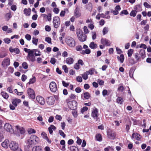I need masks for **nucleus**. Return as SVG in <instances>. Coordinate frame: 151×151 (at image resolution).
I'll return each mask as SVG.
<instances>
[{"instance_id": "f257e3e1", "label": "nucleus", "mask_w": 151, "mask_h": 151, "mask_svg": "<svg viewBox=\"0 0 151 151\" xmlns=\"http://www.w3.org/2000/svg\"><path fill=\"white\" fill-rule=\"evenodd\" d=\"M23 50L26 52L28 53L26 58L29 62H34L35 61L36 59L34 55V52L37 51V49H30L25 48H24Z\"/></svg>"}, {"instance_id": "f03ea898", "label": "nucleus", "mask_w": 151, "mask_h": 151, "mask_svg": "<svg viewBox=\"0 0 151 151\" xmlns=\"http://www.w3.org/2000/svg\"><path fill=\"white\" fill-rule=\"evenodd\" d=\"M65 42L68 45L71 47H73L76 45V42L75 40L70 37H68L66 38Z\"/></svg>"}, {"instance_id": "7ed1b4c3", "label": "nucleus", "mask_w": 151, "mask_h": 151, "mask_svg": "<svg viewBox=\"0 0 151 151\" xmlns=\"http://www.w3.org/2000/svg\"><path fill=\"white\" fill-rule=\"evenodd\" d=\"M77 34L79 40L81 42L86 41V35L82 31H79L77 32Z\"/></svg>"}, {"instance_id": "20e7f679", "label": "nucleus", "mask_w": 151, "mask_h": 151, "mask_svg": "<svg viewBox=\"0 0 151 151\" xmlns=\"http://www.w3.org/2000/svg\"><path fill=\"white\" fill-rule=\"evenodd\" d=\"M60 22V19L59 17L55 16L53 17V24L55 28H57L59 27Z\"/></svg>"}, {"instance_id": "39448f33", "label": "nucleus", "mask_w": 151, "mask_h": 151, "mask_svg": "<svg viewBox=\"0 0 151 151\" xmlns=\"http://www.w3.org/2000/svg\"><path fill=\"white\" fill-rule=\"evenodd\" d=\"M107 135L108 138L114 140L116 138V134L114 132L111 130H109L107 131Z\"/></svg>"}, {"instance_id": "423d86ee", "label": "nucleus", "mask_w": 151, "mask_h": 151, "mask_svg": "<svg viewBox=\"0 0 151 151\" xmlns=\"http://www.w3.org/2000/svg\"><path fill=\"white\" fill-rule=\"evenodd\" d=\"M68 107L71 110H74L76 108L77 104L75 101H68Z\"/></svg>"}, {"instance_id": "0eeeda50", "label": "nucleus", "mask_w": 151, "mask_h": 151, "mask_svg": "<svg viewBox=\"0 0 151 151\" xmlns=\"http://www.w3.org/2000/svg\"><path fill=\"white\" fill-rule=\"evenodd\" d=\"M4 129L7 132H9L11 133H14V132L12 126L9 123L5 124L4 125Z\"/></svg>"}, {"instance_id": "6e6552de", "label": "nucleus", "mask_w": 151, "mask_h": 151, "mask_svg": "<svg viewBox=\"0 0 151 151\" xmlns=\"http://www.w3.org/2000/svg\"><path fill=\"white\" fill-rule=\"evenodd\" d=\"M19 145L17 143L14 141H12L9 144V147L13 151H15L18 147Z\"/></svg>"}, {"instance_id": "1a4fd4ad", "label": "nucleus", "mask_w": 151, "mask_h": 151, "mask_svg": "<svg viewBox=\"0 0 151 151\" xmlns=\"http://www.w3.org/2000/svg\"><path fill=\"white\" fill-rule=\"evenodd\" d=\"M49 88L50 91L52 92H55L57 89L56 84L54 81L50 82L49 85Z\"/></svg>"}, {"instance_id": "9d476101", "label": "nucleus", "mask_w": 151, "mask_h": 151, "mask_svg": "<svg viewBox=\"0 0 151 151\" xmlns=\"http://www.w3.org/2000/svg\"><path fill=\"white\" fill-rule=\"evenodd\" d=\"M27 93L30 98L34 99L35 98V95L34 90L31 88H28L27 90Z\"/></svg>"}, {"instance_id": "9b49d317", "label": "nucleus", "mask_w": 151, "mask_h": 151, "mask_svg": "<svg viewBox=\"0 0 151 151\" xmlns=\"http://www.w3.org/2000/svg\"><path fill=\"white\" fill-rule=\"evenodd\" d=\"M10 60L9 58H6L2 61L1 65L2 67L5 68H6L7 66L10 65Z\"/></svg>"}, {"instance_id": "f8f14e48", "label": "nucleus", "mask_w": 151, "mask_h": 151, "mask_svg": "<svg viewBox=\"0 0 151 151\" xmlns=\"http://www.w3.org/2000/svg\"><path fill=\"white\" fill-rule=\"evenodd\" d=\"M46 101L48 104L50 105H53L55 103V98L53 96H50L47 97Z\"/></svg>"}, {"instance_id": "ddd939ff", "label": "nucleus", "mask_w": 151, "mask_h": 151, "mask_svg": "<svg viewBox=\"0 0 151 151\" xmlns=\"http://www.w3.org/2000/svg\"><path fill=\"white\" fill-rule=\"evenodd\" d=\"M36 100L41 105H43L45 103L44 99L41 96H37L36 97Z\"/></svg>"}, {"instance_id": "4468645a", "label": "nucleus", "mask_w": 151, "mask_h": 151, "mask_svg": "<svg viewBox=\"0 0 151 151\" xmlns=\"http://www.w3.org/2000/svg\"><path fill=\"white\" fill-rule=\"evenodd\" d=\"M35 141L34 142L32 140L30 139H28L27 143L28 145L27 146L28 148L29 149L30 147L31 148L32 147L37 144V143H36Z\"/></svg>"}, {"instance_id": "2eb2a0df", "label": "nucleus", "mask_w": 151, "mask_h": 151, "mask_svg": "<svg viewBox=\"0 0 151 151\" xmlns=\"http://www.w3.org/2000/svg\"><path fill=\"white\" fill-rule=\"evenodd\" d=\"M101 44L103 45L107 46H109L111 43L110 41L106 38H102L101 40Z\"/></svg>"}, {"instance_id": "dca6fc26", "label": "nucleus", "mask_w": 151, "mask_h": 151, "mask_svg": "<svg viewBox=\"0 0 151 151\" xmlns=\"http://www.w3.org/2000/svg\"><path fill=\"white\" fill-rule=\"evenodd\" d=\"M140 136L141 135L137 133H133L132 134L131 138L132 139L135 138L137 140L140 141L141 140V138L139 137V136Z\"/></svg>"}, {"instance_id": "f3484780", "label": "nucleus", "mask_w": 151, "mask_h": 151, "mask_svg": "<svg viewBox=\"0 0 151 151\" xmlns=\"http://www.w3.org/2000/svg\"><path fill=\"white\" fill-rule=\"evenodd\" d=\"M9 141L7 139H6L1 143V145L3 147L7 148L9 146Z\"/></svg>"}, {"instance_id": "a211bd4d", "label": "nucleus", "mask_w": 151, "mask_h": 151, "mask_svg": "<svg viewBox=\"0 0 151 151\" xmlns=\"http://www.w3.org/2000/svg\"><path fill=\"white\" fill-rule=\"evenodd\" d=\"M15 127L17 130L19 131L21 134H24L25 133L26 131L24 128L23 127H20L18 125L16 126Z\"/></svg>"}, {"instance_id": "6ab92c4d", "label": "nucleus", "mask_w": 151, "mask_h": 151, "mask_svg": "<svg viewBox=\"0 0 151 151\" xmlns=\"http://www.w3.org/2000/svg\"><path fill=\"white\" fill-rule=\"evenodd\" d=\"M9 50L11 52H14L17 54H19L20 52L19 50L17 47L13 48L12 47H10L9 48Z\"/></svg>"}, {"instance_id": "aec40b11", "label": "nucleus", "mask_w": 151, "mask_h": 151, "mask_svg": "<svg viewBox=\"0 0 151 151\" xmlns=\"http://www.w3.org/2000/svg\"><path fill=\"white\" fill-rule=\"evenodd\" d=\"M56 129V127L53 125H51L48 128V130L50 134H52L53 133V130L55 131Z\"/></svg>"}, {"instance_id": "412c9836", "label": "nucleus", "mask_w": 151, "mask_h": 151, "mask_svg": "<svg viewBox=\"0 0 151 151\" xmlns=\"http://www.w3.org/2000/svg\"><path fill=\"white\" fill-rule=\"evenodd\" d=\"M29 139L32 140L34 142L36 141V143L37 144L38 143L39 140V138L35 135H32L30 137Z\"/></svg>"}, {"instance_id": "4be33fe9", "label": "nucleus", "mask_w": 151, "mask_h": 151, "mask_svg": "<svg viewBox=\"0 0 151 151\" xmlns=\"http://www.w3.org/2000/svg\"><path fill=\"white\" fill-rule=\"evenodd\" d=\"M20 99H15L12 100V104L15 106H17L18 104L20 103Z\"/></svg>"}, {"instance_id": "5701e85b", "label": "nucleus", "mask_w": 151, "mask_h": 151, "mask_svg": "<svg viewBox=\"0 0 151 151\" xmlns=\"http://www.w3.org/2000/svg\"><path fill=\"white\" fill-rule=\"evenodd\" d=\"M96 140L99 142H101L102 140V137L100 133L96 134L95 136Z\"/></svg>"}, {"instance_id": "b1692460", "label": "nucleus", "mask_w": 151, "mask_h": 151, "mask_svg": "<svg viewBox=\"0 0 151 151\" xmlns=\"http://www.w3.org/2000/svg\"><path fill=\"white\" fill-rule=\"evenodd\" d=\"M81 13L76 8L74 11V15L76 18H78L81 16Z\"/></svg>"}, {"instance_id": "393cba45", "label": "nucleus", "mask_w": 151, "mask_h": 151, "mask_svg": "<svg viewBox=\"0 0 151 151\" xmlns=\"http://www.w3.org/2000/svg\"><path fill=\"white\" fill-rule=\"evenodd\" d=\"M66 62L67 64L70 65L73 63L74 60L71 58H68L66 59Z\"/></svg>"}, {"instance_id": "a878e982", "label": "nucleus", "mask_w": 151, "mask_h": 151, "mask_svg": "<svg viewBox=\"0 0 151 151\" xmlns=\"http://www.w3.org/2000/svg\"><path fill=\"white\" fill-rule=\"evenodd\" d=\"M135 69L134 67H132L130 70L129 72V77L132 78H133V74L135 71Z\"/></svg>"}, {"instance_id": "bb28decb", "label": "nucleus", "mask_w": 151, "mask_h": 151, "mask_svg": "<svg viewBox=\"0 0 151 151\" xmlns=\"http://www.w3.org/2000/svg\"><path fill=\"white\" fill-rule=\"evenodd\" d=\"M139 55L141 56V57L143 59L145 57V50L141 49L140 50L139 52Z\"/></svg>"}, {"instance_id": "cd10ccee", "label": "nucleus", "mask_w": 151, "mask_h": 151, "mask_svg": "<svg viewBox=\"0 0 151 151\" xmlns=\"http://www.w3.org/2000/svg\"><path fill=\"white\" fill-rule=\"evenodd\" d=\"M117 59L121 63H122L124 59V56L123 54H121L120 56L117 57Z\"/></svg>"}, {"instance_id": "c85d7f7f", "label": "nucleus", "mask_w": 151, "mask_h": 151, "mask_svg": "<svg viewBox=\"0 0 151 151\" xmlns=\"http://www.w3.org/2000/svg\"><path fill=\"white\" fill-rule=\"evenodd\" d=\"M42 149L40 146L34 147L32 148V151H42Z\"/></svg>"}, {"instance_id": "c756f323", "label": "nucleus", "mask_w": 151, "mask_h": 151, "mask_svg": "<svg viewBox=\"0 0 151 151\" xmlns=\"http://www.w3.org/2000/svg\"><path fill=\"white\" fill-rule=\"evenodd\" d=\"M89 47L92 49H95L97 47V45L93 42H91L89 45Z\"/></svg>"}, {"instance_id": "7c9ffc66", "label": "nucleus", "mask_w": 151, "mask_h": 151, "mask_svg": "<svg viewBox=\"0 0 151 151\" xmlns=\"http://www.w3.org/2000/svg\"><path fill=\"white\" fill-rule=\"evenodd\" d=\"M69 150L70 151H79L77 147L75 146H71L69 147Z\"/></svg>"}, {"instance_id": "2f4dec72", "label": "nucleus", "mask_w": 151, "mask_h": 151, "mask_svg": "<svg viewBox=\"0 0 151 151\" xmlns=\"http://www.w3.org/2000/svg\"><path fill=\"white\" fill-rule=\"evenodd\" d=\"M123 101V99L122 97H118L116 99V102L120 104H122Z\"/></svg>"}, {"instance_id": "473e14b6", "label": "nucleus", "mask_w": 151, "mask_h": 151, "mask_svg": "<svg viewBox=\"0 0 151 151\" xmlns=\"http://www.w3.org/2000/svg\"><path fill=\"white\" fill-rule=\"evenodd\" d=\"M134 9L137 12L142 10L141 6L140 4H138L135 6L134 7Z\"/></svg>"}, {"instance_id": "72a5a7b5", "label": "nucleus", "mask_w": 151, "mask_h": 151, "mask_svg": "<svg viewBox=\"0 0 151 151\" xmlns=\"http://www.w3.org/2000/svg\"><path fill=\"white\" fill-rule=\"evenodd\" d=\"M1 95L3 96V97L5 99H7L9 97L8 94L6 92L4 91H2L1 93Z\"/></svg>"}, {"instance_id": "f704fd0d", "label": "nucleus", "mask_w": 151, "mask_h": 151, "mask_svg": "<svg viewBox=\"0 0 151 151\" xmlns=\"http://www.w3.org/2000/svg\"><path fill=\"white\" fill-rule=\"evenodd\" d=\"M134 56L137 62L140 61L141 57L139 56V54L138 53H136L134 54Z\"/></svg>"}, {"instance_id": "c9c22d12", "label": "nucleus", "mask_w": 151, "mask_h": 151, "mask_svg": "<svg viewBox=\"0 0 151 151\" xmlns=\"http://www.w3.org/2000/svg\"><path fill=\"white\" fill-rule=\"evenodd\" d=\"M35 81L36 78L35 76H33L32 78L30 79L29 81L27 83V84H29V85H30L33 84L34 83Z\"/></svg>"}, {"instance_id": "e433bc0d", "label": "nucleus", "mask_w": 151, "mask_h": 151, "mask_svg": "<svg viewBox=\"0 0 151 151\" xmlns=\"http://www.w3.org/2000/svg\"><path fill=\"white\" fill-rule=\"evenodd\" d=\"M31 10L30 9H27L25 8L24 10V14L27 16H29L30 14Z\"/></svg>"}, {"instance_id": "4c0bfd02", "label": "nucleus", "mask_w": 151, "mask_h": 151, "mask_svg": "<svg viewBox=\"0 0 151 151\" xmlns=\"http://www.w3.org/2000/svg\"><path fill=\"white\" fill-rule=\"evenodd\" d=\"M90 94L88 92H86L83 93V97L86 99H88L90 97Z\"/></svg>"}, {"instance_id": "58836bf2", "label": "nucleus", "mask_w": 151, "mask_h": 151, "mask_svg": "<svg viewBox=\"0 0 151 151\" xmlns=\"http://www.w3.org/2000/svg\"><path fill=\"white\" fill-rule=\"evenodd\" d=\"M95 69L94 68H91L88 71H86L88 75L90 74L91 75H93V73L95 71Z\"/></svg>"}, {"instance_id": "ea45409f", "label": "nucleus", "mask_w": 151, "mask_h": 151, "mask_svg": "<svg viewBox=\"0 0 151 151\" xmlns=\"http://www.w3.org/2000/svg\"><path fill=\"white\" fill-rule=\"evenodd\" d=\"M137 12L135 10H132L131 12L129 15L131 16L134 17L136 16Z\"/></svg>"}, {"instance_id": "a19ab883", "label": "nucleus", "mask_w": 151, "mask_h": 151, "mask_svg": "<svg viewBox=\"0 0 151 151\" xmlns=\"http://www.w3.org/2000/svg\"><path fill=\"white\" fill-rule=\"evenodd\" d=\"M109 31V29L108 27H104L103 30L102 32L103 35H105V34H107Z\"/></svg>"}, {"instance_id": "79ce46f5", "label": "nucleus", "mask_w": 151, "mask_h": 151, "mask_svg": "<svg viewBox=\"0 0 151 151\" xmlns=\"http://www.w3.org/2000/svg\"><path fill=\"white\" fill-rule=\"evenodd\" d=\"M134 50L132 49H130L128 50L127 54L129 57H131L133 52Z\"/></svg>"}, {"instance_id": "37998d69", "label": "nucleus", "mask_w": 151, "mask_h": 151, "mask_svg": "<svg viewBox=\"0 0 151 151\" xmlns=\"http://www.w3.org/2000/svg\"><path fill=\"white\" fill-rule=\"evenodd\" d=\"M38 41V39L34 37L32 38V42L35 45H37Z\"/></svg>"}, {"instance_id": "c03bdc74", "label": "nucleus", "mask_w": 151, "mask_h": 151, "mask_svg": "<svg viewBox=\"0 0 151 151\" xmlns=\"http://www.w3.org/2000/svg\"><path fill=\"white\" fill-rule=\"evenodd\" d=\"M88 74L86 72V73H84L82 75V77L85 80H86L88 78Z\"/></svg>"}, {"instance_id": "a18cd8bd", "label": "nucleus", "mask_w": 151, "mask_h": 151, "mask_svg": "<svg viewBox=\"0 0 151 151\" xmlns=\"http://www.w3.org/2000/svg\"><path fill=\"white\" fill-rule=\"evenodd\" d=\"M58 132L60 135L62 136L63 138H64L65 137L66 135L63 131L61 130H59Z\"/></svg>"}, {"instance_id": "49530a36", "label": "nucleus", "mask_w": 151, "mask_h": 151, "mask_svg": "<svg viewBox=\"0 0 151 151\" xmlns=\"http://www.w3.org/2000/svg\"><path fill=\"white\" fill-rule=\"evenodd\" d=\"M124 90V88L122 85H121L119 86L117 89V91L121 92H123Z\"/></svg>"}, {"instance_id": "de8ad7c7", "label": "nucleus", "mask_w": 151, "mask_h": 151, "mask_svg": "<svg viewBox=\"0 0 151 151\" xmlns=\"http://www.w3.org/2000/svg\"><path fill=\"white\" fill-rule=\"evenodd\" d=\"M22 65L23 68L25 69H27L28 68V66L26 62H24L22 64Z\"/></svg>"}, {"instance_id": "09e8293b", "label": "nucleus", "mask_w": 151, "mask_h": 151, "mask_svg": "<svg viewBox=\"0 0 151 151\" xmlns=\"http://www.w3.org/2000/svg\"><path fill=\"white\" fill-rule=\"evenodd\" d=\"M62 68L65 73H68V68L66 65H63L62 66Z\"/></svg>"}, {"instance_id": "8fccbe9b", "label": "nucleus", "mask_w": 151, "mask_h": 151, "mask_svg": "<svg viewBox=\"0 0 151 151\" xmlns=\"http://www.w3.org/2000/svg\"><path fill=\"white\" fill-rule=\"evenodd\" d=\"M100 15L101 17L102 18H105L106 19H109L110 18V16L109 15H108L106 17V15L103 13H102L101 14H100Z\"/></svg>"}, {"instance_id": "3c124183", "label": "nucleus", "mask_w": 151, "mask_h": 151, "mask_svg": "<svg viewBox=\"0 0 151 151\" xmlns=\"http://www.w3.org/2000/svg\"><path fill=\"white\" fill-rule=\"evenodd\" d=\"M113 147L112 146H108L107 147H105L104 149V151H109V150H113Z\"/></svg>"}, {"instance_id": "603ef678", "label": "nucleus", "mask_w": 151, "mask_h": 151, "mask_svg": "<svg viewBox=\"0 0 151 151\" xmlns=\"http://www.w3.org/2000/svg\"><path fill=\"white\" fill-rule=\"evenodd\" d=\"M36 132L35 129L31 128L29 129L28 131V133L29 134H31L32 133H35Z\"/></svg>"}, {"instance_id": "864d4df0", "label": "nucleus", "mask_w": 151, "mask_h": 151, "mask_svg": "<svg viewBox=\"0 0 151 151\" xmlns=\"http://www.w3.org/2000/svg\"><path fill=\"white\" fill-rule=\"evenodd\" d=\"M45 41L49 44H51V39L49 37H46L45 39Z\"/></svg>"}, {"instance_id": "5fc2aeb1", "label": "nucleus", "mask_w": 151, "mask_h": 151, "mask_svg": "<svg viewBox=\"0 0 151 151\" xmlns=\"http://www.w3.org/2000/svg\"><path fill=\"white\" fill-rule=\"evenodd\" d=\"M124 14L125 15H127L129 14V13L126 10H124L121 11L120 13V15L122 16V14Z\"/></svg>"}, {"instance_id": "6e6d98bb", "label": "nucleus", "mask_w": 151, "mask_h": 151, "mask_svg": "<svg viewBox=\"0 0 151 151\" xmlns=\"http://www.w3.org/2000/svg\"><path fill=\"white\" fill-rule=\"evenodd\" d=\"M129 63L132 65L136 63L134 59L133 58H130L129 59Z\"/></svg>"}, {"instance_id": "4d7b16f0", "label": "nucleus", "mask_w": 151, "mask_h": 151, "mask_svg": "<svg viewBox=\"0 0 151 151\" xmlns=\"http://www.w3.org/2000/svg\"><path fill=\"white\" fill-rule=\"evenodd\" d=\"M62 83L63 86L66 87H67L69 84V83H66L63 81H62Z\"/></svg>"}, {"instance_id": "13d9d810", "label": "nucleus", "mask_w": 151, "mask_h": 151, "mask_svg": "<svg viewBox=\"0 0 151 151\" xmlns=\"http://www.w3.org/2000/svg\"><path fill=\"white\" fill-rule=\"evenodd\" d=\"M76 138L77 139L76 141V143L79 145H81L82 142V140L78 136Z\"/></svg>"}, {"instance_id": "bf43d9fd", "label": "nucleus", "mask_w": 151, "mask_h": 151, "mask_svg": "<svg viewBox=\"0 0 151 151\" xmlns=\"http://www.w3.org/2000/svg\"><path fill=\"white\" fill-rule=\"evenodd\" d=\"M102 95L103 96L109 95V94L108 93L107 91L106 90L104 89L103 91Z\"/></svg>"}, {"instance_id": "052dcab7", "label": "nucleus", "mask_w": 151, "mask_h": 151, "mask_svg": "<svg viewBox=\"0 0 151 151\" xmlns=\"http://www.w3.org/2000/svg\"><path fill=\"white\" fill-rule=\"evenodd\" d=\"M4 41L6 43L9 44L11 40L9 38H6L4 39Z\"/></svg>"}, {"instance_id": "680f3d73", "label": "nucleus", "mask_w": 151, "mask_h": 151, "mask_svg": "<svg viewBox=\"0 0 151 151\" xmlns=\"http://www.w3.org/2000/svg\"><path fill=\"white\" fill-rule=\"evenodd\" d=\"M82 47L81 45H79L76 47V50L77 51H80L82 50Z\"/></svg>"}, {"instance_id": "e2e57ef3", "label": "nucleus", "mask_w": 151, "mask_h": 151, "mask_svg": "<svg viewBox=\"0 0 151 151\" xmlns=\"http://www.w3.org/2000/svg\"><path fill=\"white\" fill-rule=\"evenodd\" d=\"M88 109V108L86 106H84L81 109V112L83 113L85 111H87Z\"/></svg>"}, {"instance_id": "0e129e2a", "label": "nucleus", "mask_w": 151, "mask_h": 151, "mask_svg": "<svg viewBox=\"0 0 151 151\" xmlns=\"http://www.w3.org/2000/svg\"><path fill=\"white\" fill-rule=\"evenodd\" d=\"M60 10L56 7L55 8L53 9V12L56 14H58L59 13Z\"/></svg>"}, {"instance_id": "69168bd1", "label": "nucleus", "mask_w": 151, "mask_h": 151, "mask_svg": "<svg viewBox=\"0 0 151 151\" xmlns=\"http://www.w3.org/2000/svg\"><path fill=\"white\" fill-rule=\"evenodd\" d=\"M55 119L58 120L60 121L62 120V117L60 115H56L55 117Z\"/></svg>"}, {"instance_id": "338daca9", "label": "nucleus", "mask_w": 151, "mask_h": 151, "mask_svg": "<svg viewBox=\"0 0 151 151\" xmlns=\"http://www.w3.org/2000/svg\"><path fill=\"white\" fill-rule=\"evenodd\" d=\"M144 6L147 8H151V6L147 2H145L144 3Z\"/></svg>"}, {"instance_id": "774afa93", "label": "nucleus", "mask_w": 151, "mask_h": 151, "mask_svg": "<svg viewBox=\"0 0 151 151\" xmlns=\"http://www.w3.org/2000/svg\"><path fill=\"white\" fill-rule=\"evenodd\" d=\"M50 62L52 64L54 65L56 63V59L54 58H52L51 59Z\"/></svg>"}]
</instances>
